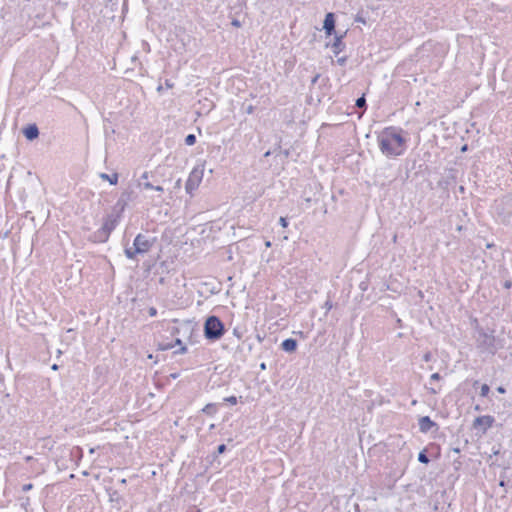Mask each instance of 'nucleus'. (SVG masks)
Returning <instances> with one entry per match:
<instances>
[{
    "label": "nucleus",
    "instance_id": "1",
    "mask_svg": "<svg viewBox=\"0 0 512 512\" xmlns=\"http://www.w3.org/2000/svg\"><path fill=\"white\" fill-rule=\"evenodd\" d=\"M402 130L396 127H386L378 136L380 151L387 157L400 156L406 150V139L401 135Z\"/></svg>",
    "mask_w": 512,
    "mask_h": 512
},
{
    "label": "nucleus",
    "instance_id": "2",
    "mask_svg": "<svg viewBox=\"0 0 512 512\" xmlns=\"http://www.w3.org/2000/svg\"><path fill=\"white\" fill-rule=\"evenodd\" d=\"M225 333L224 323L219 317L209 316L204 323V336L210 341L219 340Z\"/></svg>",
    "mask_w": 512,
    "mask_h": 512
},
{
    "label": "nucleus",
    "instance_id": "3",
    "mask_svg": "<svg viewBox=\"0 0 512 512\" xmlns=\"http://www.w3.org/2000/svg\"><path fill=\"white\" fill-rule=\"evenodd\" d=\"M476 342L477 347L481 350V352L494 355L498 349L495 336L485 332L483 329L478 331Z\"/></svg>",
    "mask_w": 512,
    "mask_h": 512
},
{
    "label": "nucleus",
    "instance_id": "4",
    "mask_svg": "<svg viewBox=\"0 0 512 512\" xmlns=\"http://www.w3.org/2000/svg\"><path fill=\"white\" fill-rule=\"evenodd\" d=\"M203 178V169L198 167L193 168L190 172L189 177L185 184V190L188 194H192L194 190H196L201 183Z\"/></svg>",
    "mask_w": 512,
    "mask_h": 512
},
{
    "label": "nucleus",
    "instance_id": "5",
    "mask_svg": "<svg viewBox=\"0 0 512 512\" xmlns=\"http://www.w3.org/2000/svg\"><path fill=\"white\" fill-rule=\"evenodd\" d=\"M153 243L154 239L151 240L147 236L140 233L135 237L133 241L134 252L145 254L151 249Z\"/></svg>",
    "mask_w": 512,
    "mask_h": 512
},
{
    "label": "nucleus",
    "instance_id": "6",
    "mask_svg": "<svg viewBox=\"0 0 512 512\" xmlns=\"http://www.w3.org/2000/svg\"><path fill=\"white\" fill-rule=\"evenodd\" d=\"M495 208L499 216H502L504 219L509 218L512 214V197L505 196L496 201Z\"/></svg>",
    "mask_w": 512,
    "mask_h": 512
},
{
    "label": "nucleus",
    "instance_id": "7",
    "mask_svg": "<svg viewBox=\"0 0 512 512\" xmlns=\"http://www.w3.org/2000/svg\"><path fill=\"white\" fill-rule=\"evenodd\" d=\"M120 214L119 213H110L106 215L103 219V224L101 228L105 230L108 234H111V232L116 228L120 221Z\"/></svg>",
    "mask_w": 512,
    "mask_h": 512
},
{
    "label": "nucleus",
    "instance_id": "8",
    "mask_svg": "<svg viewBox=\"0 0 512 512\" xmlns=\"http://www.w3.org/2000/svg\"><path fill=\"white\" fill-rule=\"evenodd\" d=\"M495 422V418L491 415H484L476 417L473 421V428L478 429L482 428V432L486 433V431L493 426Z\"/></svg>",
    "mask_w": 512,
    "mask_h": 512
},
{
    "label": "nucleus",
    "instance_id": "9",
    "mask_svg": "<svg viewBox=\"0 0 512 512\" xmlns=\"http://www.w3.org/2000/svg\"><path fill=\"white\" fill-rule=\"evenodd\" d=\"M335 24H336V20H335L334 13L328 12L325 15V19H324V22H323V29H324L325 34L327 36H331L333 34H336Z\"/></svg>",
    "mask_w": 512,
    "mask_h": 512
},
{
    "label": "nucleus",
    "instance_id": "10",
    "mask_svg": "<svg viewBox=\"0 0 512 512\" xmlns=\"http://www.w3.org/2000/svg\"><path fill=\"white\" fill-rule=\"evenodd\" d=\"M418 425H419V430L422 433H428L433 428L438 429V424L435 421H433L429 416L421 417L419 419Z\"/></svg>",
    "mask_w": 512,
    "mask_h": 512
},
{
    "label": "nucleus",
    "instance_id": "11",
    "mask_svg": "<svg viewBox=\"0 0 512 512\" xmlns=\"http://www.w3.org/2000/svg\"><path fill=\"white\" fill-rule=\"evenodd\" d=\"M22 132L25 138L29 141H33L39 137V129L35 123L28 124L23 128Z\"/></svg>",
    "mask_w": 512,
    "mask_h": 512
},
{
    "label": "nucleus",
    "instance_id": "12",
    "mask_svg": "<svg viewBox=\"0 0 512 512\" xmlns=\"http://www.w3.org/2000/svg\"><path fill=\"white\" fill-rule=\"evenodd\" d=\"M129 199H130V194L128 192L122 193V195L120 196V198L118 199L117 203L115 204V206L113 208V212L119 213L121 215V213L124 211V209L127 205V202L129 201Z\"/></svg>",
    "mask_w": 512,
    "mask_h": 512
},
{
    "label": "nucleus",
    "instance_id": "13",
    "mask_svg": "<svg viewBox=\"0 0 512 512\" xmlns=\"http://www.w3.org/2000/svg\"><path fill=\"white\" fill-rule=\"evenodd\" d=\"M110 234H108L101 227L90 235V240L94 243H104L108 241Z\"/></svg>",
    "mask_w": 512,
    "mask_h": 512
},
{
    "label": "nucleus",
    "instance_id": "14",
    "mask_svg": "<svg viewBox=\"0 0 512 512\" xmlns=\"http://www.w3.org/2000/svg\"><path fill=\"white\" fill-rule=\"evenodd\" d=\"M346 32L342 35L334 34V41L332 43V49L334 54L338 55L340 52H342L345 49V44L343 43L342 39L344 38V35Z\"/></svg>",
    "mask_w": 512,
    "mask_h": 512
},
{
    "label": "nucleus",
    "instance_id": "15",
    "mask_svg": "<svg viewBox=\"0 0 512 512\" xmlns=\"http://www.w3.org/2000/svg\"><path fill=\"white\" fill-rule=\"evenodd\" d=\"M297 340L293 338H287L281 343V349L287 353H293L297 349Z\"/></svg>",
    "mask_w": 512,
    "mask_h": 512
},
{
    "label": "nucleus",
    "instance_id": "16",
    "mask_svg": "<svg viewBox=\"0 0 512 512\" xmlns=\"http://www.w3.org/2000/svg\"><path fill=\"white\" fill-rule=\"evenodd\" d=\"M109 501L113 503L114 507L118 510L122 508V503L124 502L123 497L116 490L109 491Z\"/></svg>",
    "mask_w": 512,
    "mask_h": 512
},
{
    "label": "nucleus",
    "instance_id": "17",
    "mask_svg": "<svg viewBox=\"0 0 512 512\" xmlns=\"http://www.w3.org/2000/svg\"><path fill=\"white\" fill-rule=\"evenodd\" d=\"M100 178L106 181H109L111 185H116L118 183V174L114 173L112 175L101 173Z\"/></svg>",
    "mask_w": 512,
    "mask_h": 512
},
{
    "label": "nucleus",
    "instance_id": "18",
    "mask_svg": "<svg viewBox=\"0 0 512 512\" xmlns=\"http://www.w3.org/2000/svg\"><path fill=\"white\" fill-rule=\"evenodd\" d=\"M202 412L206 415L213 416L217 412V405L215 403H208L204 406Z\"/></svg>",
    "mask_w": 512,
    "mask_h": 512
},
{
    "label": "nucleus",
    "instance_id": "19",
    "mask_svg": "<svg viewBox=\"0 0 512 512\" xmlns=\"http://www.w3.org/2000/svg\"><path fill=\"white\" fill-rule=\"evenodd\" d=\"M418 461L422 464H428L430 462V459H429L425 449L422 450L421 452H419Z\"/></svg>",
    "mask_w": 512,
    "mask_h": 512
},
{
    "label": "nucleus",
    "instance_id": "20",
    "mask_svg": "<svg viewBox=\"0 0 512 512\" xmlns=\"http://www.w3.org/2000/svg\"><path fill=\"white\" fill-rule=\"evenodd\" d=\"M175 345H179L180 348L174 351V354H184L187 352V347L183 345L182 341L179 338L175 340Z\"/></svg>",
    "mask_w": 512,
    "mask_h": 512
},
{
    "label": "nucleus",
    "instance_id": "21",
    "mask_svg": "<svg viewBox=\"0 0 512 512\" xmlns=\"http://www.w3.org/2000/svg\"><path fill=\"white\" fill-rule=\"evenodd\" d=\"M139 185H142L145 189H153V190L158 191V192H162L163 191V187L162 186H154L150 182L140 183Z\"/></svg>",
    "mask_w": 512,
    "mask_h": 512
},
{
    "label": "nucleus",
    "instance_id": "22",
    "mask_svg": "<svg viewBox=\"0 0 512 512\" xmlns=\"http://www.w3.org/2000/svg\"><path fill=\"white\" fill-rule=\"evenodd\" d=\"M355 105H356V107H357V108H359V109H366L367 104H366L365 95H362L361 97H359V98L356 100Z\"/></svg>",
    "mask_w": 512,
    "mask_h": 512
},
{
    "label": "nucleus",
    "instance_id": "23",
    "mask_svg": "<svg viewBox=\"0 0 512 512\" xmlns=\"http://www.w3.org/2000/svg\"><path fill=\"white\" fill-rule=\"evenodd\" d=\"M124 252L128 259H135L136 255L139 254L138 252H134V246L125 248Z\"/></svg>",
    "mask_w": 512,
    "mask_h": 512
},
{
    "label": "nucleus",
    "instance_id": "24",
    "mask_svg": "<svg viewBox=\"0 0 512 512\" xmlns=\"http://www.w3.org/2000/svg\"><path fill=\"white\" fill-rule=\"evenodd\" d=\"M196 143V136L194 134H188L185 137V144L188 146H192Z\"/></svg>",
    "mask_w": 512,
    "mask_h": 512
},
{
    "label": "nucleus",
    "instance_id": "25",
    "mask_svg": "<svg viewBox=\"0 0 512 512\" xmlns=\"http://www.w3.org/2000/svg\"><path fill=\"white\" fill-rule=\"evenodd\" d=\"M490 392V387L487 384H483L480 389V395L482 397H487Z\"/></svg>",
    "mask_w": 512,
    "mask_h": 512
},
{
    "label": "nucleus",
    "instance_id": "26",
    "mask_svg": "<svg viewBox=\"0 0 512 512\" xmlns=\"http://www.w3.org/2000/svg\"><path fill=\"white\" fill-rule=\"evenodd\" d=\"M499 485L501 487H505L507 485V480H506V473L505 472H502L500 474V481H499Z\"/></svg>",
    "mask_w": 512,
    "mask_h": 512
},
{
    "label": "nucleus",
    "instance_id": "27",
    "mask_svg": "<svg viewBox=\"0 0 512 512\" xmlns=\"http://www.w3.org/2000/svg\"><path fill=\"white\" fill-rule=\"evenodd\" d=\"M224 401L231 404V405H236L237 404V397L236 396H229V397H226L224 398Z\"/></svg>",
    "mask_w": 512,
    "mask_h": 512
},
{
    "label": "nucleus",
    "instance_id": "28",
    "mask_svg": "<svg viewBox=\"0 0 512 512\" xmlns=\"http://www.w3.org/2000/svg\"><path fill=\"white\" fill-rule=\"evenodd\" d=\"M32 489H33V484L32 483H27V484H24L22 486V491L23 492H28V491H30Z\"/></svg>",
    "mask_w": 512,
    "mask_h": 512
},
{
    "label": "nucleus",
    "instance_id": "29",
    "mask_svg": "<svg viewBox=\"0 0 512 512\" xmlns=\"http://www.w3.org/2000/svg\"><path fill=\"white\" fill-rule=\"evenodd\" d=\"M441 375L439 373H433L431 376H430V381H439L441 380Z\"/></svg>",
    "mask_w": 512,
    "mask_h": 512
},
{
    "label": "nucleus",
    "instance_id": "30",
    "mask_svg": "<svg viewBox=\"0 0 512 512\" xmlns=\"http://www.w3.org/2000/svg\"><path fill=\"white\" fill-rule=\"evenodd\" d=\"M226 449H227V447H226L225 444H220L217 447V453L218 454H223L226 451Z\"/></svg>",
    "mask_w": 512,
    "mask_h": 512
},
{
    "label": "nucleus",
    "instance_id": "31",
    "mask_svg": "<svg viewBox=\"0 0 512 512\" xmlns=\"http://www.w3.org/2000/svg\"><path fill=\"white\" fill-rule=\"evenodd\" d=\"M279 224H280L283 228H286V227L288 226L287 218H285V217H280V219H279Z\"/></svg>",
    "mask_w": 512,
    "mask_h": 512
},
{
    "label": "nucleus",
    "instance_id": "32",
    "mask_svg": "<svg viewBox=\"0 0 512 512\" xmlns=\"http://www.w3.org/2000/svg\"><path fill=\"white\" fill-rule=\"evenodd\" d=\"M148 314L150 317H154L157 315V309L155 307H149Z\"/></svg>",
    "mask_w": 512,
    "mask_h": 512
},
{
    "label": "nucleus",
    "instance_id": "33",
    "mask_svg": "<svg viewBox=\"0 0 512 512\" xmlns=\"http://www.w3.org/2000/svg\"><path fill=\"white\" fill-rule=\"evenodd\" d=\"M355 21H356V22H359V23H363V24H365V23H366L365 18H363L360 14H357V15H356V17H355Z\"/></svg>",
    "mask_w": 512,
    "mask_h": 512
},
{
    "label": "nucleus",
    "instance_id": "34",
    "mask_svg": "<svg viewBox=\"0 0 512 512\" xmlns=\"http://www.w3.org/2000/svg\"><path fill=\"white\" fill-rule=\"evenodd\" d=\"M333 307V304L330 300H327L325 303H324V308H326L327 311L331 310Z\"/></svg>",
    "mask_w": 512,
    "mask_h": 512
},
{
    "label": "nucleus",
    "instance_id": "35",
    "mask_svg": "<svg viewBox=\"0 0 512 512\" xmlns=\"http://www.w3.org/2000/svg\"><path fill=\"white\" fill-rule=\"evenodd\" d=\"M231 24L237 28L241 27V22L238 19H233Z\"/></svg>",
    "mask_w": 512,
    "mask_h": 512
},
{
    "label": "nucleus",
    "instance_id": "36",
    "mask_svg": "<svg viewBox=\"0 0 512 512\" xmlns=\"http://www.w3.org/2000/svg\"><path fill=\"white\" fill-rule=\"evenodd\" d=\"M254 106L253 105H249L246 107V113L247 114H252L254 112Z\"/></svg>",
    "mask_w": 512,
    "mask_h": 512
},
{
    "label": "nucleus",
    "instance_id": "37",
    "mask_svg": "<svg viewBox=\"0 0 512 512\" xmlns=\"http://www.w3.org/2000/svg\"><path fill=\"white\" fill-rule=\"evenodd\" d=\"M347 61V57L338 58L337 62L339 65H344Z\"/></svg>",
    "mask_w": 512,
    "mask_h": 512
},
{
    "label": "nucleus",
    "instance_id": "38",
    "mask_svg": "<svg viewBox=\"0 0 512 512\" xmlns=\"http://www.w3.org/2000/svg\"><path fill=\"white\" fill-rule=\"evenodd\" d=\"M503 286L505 289H510L512 286V281H510V280L505 281Z\"/></svg>",
    "mask_w": 512,
    "mask_h": 512
},
{
    "label": "nucleus",
    "instance_id": "39",
    "mask_svg": "<svg viewBox=\"0 0 512 512\" xmlns=\"http://www.w3.org/2000/svg\"><path fill=\"white\" fill-rule=\"evenodd\" d=\"M319 78H320V74H316V75L312 78V80H311V84H312V85H315V84L317 83V81H318V79H319Z\"/></svg>",
    "mask_w": 512,
    "mask_h": 512
},
{
    "label": "nucleus",
    "instance_id": "40",
    "mask_svg": "<svg viewBox=\"0 0 512 512\" xmlns=\"http://www.w3.org/2000/svg\"><path fill=\"white\" fill-rule=\"evenodd\" d=\"M175 346V344H167V345H163L161 346V349L162 350H167V349H171Z\"/></svg>",
    "mask_w": 512,
    "mask_h": 512
},
{
    "label": "nucleus",
    "instance_id": "41",
    "mask_svg": "<svg viewBox=\"0 0 512 512\" xmlns=\"http://www.w3.org/2000/svg\"><path fill=\"white\" fill-rule=\"evenodd\" d=\"M179 375H180V374H179L178 372L171 373V374L169 375V378L177 379V378L179 377Z\"/></svg>",
    "mask_w": 512,
    "mask_h": 512
},
{
    "label": "nucleus",
    "instance_id": "42",
    "mask_svg": "<svg viewBox=\"0 0 512 512\" xmlns=\"http://www.w3.org/2000/svg\"><path fill=\"white\" fill-rule=\"evenodd\" d=\"M439 391H440V389H435V388H432V387H431V388H429V392H430L431 394H437Z\"/></svg>",
    "mask_w": 512,
    "mask_h": 512
},
{
    "label": "nucleus",
    "instance_id": "43",
    "mask_svg": "<svg viewBox=\"0 0 512 512\" xmlns=\"http://www.w3.org/2000/svg\"><path fill=\"white\" fill-rule=\"evenodd\" d=\"M430 358H431V354H430V353H426V354L424 355V360H425V361H429V360H430Z\"/></svg>",
    "mask_w": 512,
    "mask_h": 512
},
{
    "label": "nucleus",
    "instance_id": "44",
    "mask_svg": "<svg viewBox=\"0 0 512 512\" xmlns=\"http://www.w3.org/2000/svg\"><path fill=\"white\" fill-rule=\"evenodd\" d=\"M497 391H498L499 393H505V391H506V390H505V388H504V387L499 386V387L497 388Z\"/></svg>",
    "mask_w": 512,
    "mask_h": 512
},
{
    "label": "nucleus",
    "instance_id": "45",
    "mask_svg": "<svg viewBox=\"0 0 512 512\" xmlns=\"http://www.w3.org/2000/svg\"><path fill=\"white\" fill-rule=\"evenodd\" d=\"M165 85H166L167 88H172L173 87V84H171L169 82V80H166Z\"/></svg>",
    "mask_w": 512,
    "mask_h": 512
},
{
    "label": "nucleus",
    "instance_id": "46",
    "mask_svg": "<svg viewBox=\"0 0 512 512\" xmlns=\"http://www.w3.org/2000/svg\"><path fill=\"white\" fill-rule=\"evenodd\" d=\"M474 410L480 412V411H482V407L480 405H476L474 407Z\"/></svg>",
    "mask_w": 512,
    "mask_h": 512
},
{
    "label": "nucleus",
    "instance_id": "47",
    "mask_svg": "<svg viewBox=\"0 0 512 512\" xmlns=\"http://www.w3.org/2000/svg\"><path fill=\"white\" fill-rule=\"evenodd\" d=\"M451 451H453L454 453H460V449L459 448H452Z\"/></svg>",
    "mask_w": 512,
    "mask_h": 512
},
{
    "label": "nucleus",
    "instance_id": "48",
    "mask_svg": "<svg viewBox=\"0 0 512 512\" xmlns=\"http://www.w3.org/2000/svg\"><path fill=\"white\" fill-rule=\"evenodd\" d=\"M141 178H142V179H147V178H148V173H147V172H144Z\"/></svg>",
    "mask_w": 512,
    "mask_h": 512
},
{
    "label": "nucleus",
    "instance_id": "49",
    "mask_svg": "<svg viewBox=\"0 0 512 512\" xmlns=\"http://www.w3.org/2000/svg\"><path fill=\"white\" fill-rule=\"evenodd\" d=\"M260 368H261L262 370H265V369H266V364H265V363H261V364H260Z\"/></svg>",
    "mask_w": 512,
    "mask_h": 512
},
{
    "label": "nucleus",
    "instance_id": "50",
    "mask_svg": "<svg viewBox=\"0 0 512 512\" xmlns=\"http://www.w3.org/2000/svg\"><path fill=\"white\" fill-rule=\"evenodd\" d=\"M265 246H266V247H270V246H271V242H270V241H266V242H265Z\"/></svg>",
    "mask_w": 512,
    "mask_h": 512
},
{
    "label": "nucleus",
    "instance_id": "51",
    "mask_svg": "<svg viewBox=\"0 0 512 512\" xmlns=\"http://www.w3.org/2000/svg\"><path fill=\"white\" fill-rule=\"evenodd\" d=\"M178 332H179L178 328H173L172 334H175V333H178Z\"/></svg>",
    "mask_w": 512,
    "mask_h": 512
},
{
    "label": "nucleus",
    "instance_id": "52",
    "mask_svg": "<svg viewBox=\"0 0 512 512\" xmlns=\"http://www.w3.org/2000/svg\"><path fill=\"white\" fill-rule=\"evenodd\" d=\"M52 369H53V370H57V369H58V365H57V364H53V365H52Z\"/></svg>",
    "mask_w": 512,
    "mask_h": 512
},
{
    "label": "nucleus",
    "instance_id": "53",
    "mask_svg": "<svg viewBox=\"0 0 512 512\" xmlns=\"http://www.w3.org/2000/svg\"><path fill=\"white\" fill-rule=\"evenodd\" d=\"M479 384V381H474L473 386L476 387Z\"/></svg>",
    "mask_w": 512,
    "mask_h": 512
},
{
    "label": "nucleus",
    "instance_id": "54",
    "mask_svg": "<svg viewBox=\"0 0 512 512\" xmlns=\"http://www.w3.org/2000/svg\"><path fill=\"white\" fill-rule=\"evenodd\" d=\"M235 335H237V338H240V335H238L237 329H234Z\"/></svg>",
    "mask_w": 512,
    "mask_h": 512
},
{
    "label": "nucleus",
    "instance_id": "55",
    "mask_svg": "<svg viewBox=\"0 0 512 512\" xmlns=\"http://www.w3.org/2000/svg\"><path fill=\"white\" fill-rule=\"evenodd\" d=\"M235 335H237V338H240V335H238L237 329H234Z\"/></svg>",
    "mask_w": 512,
    "mask_h": 512
},
{
    "label": "nucleus",
    "instance_id": "56",
    "mask_svg": "<svg viewBox=\"0 0 512 512\" xmlns=\"http://www.w3.org/2000/svg\"><path fill=\"white\" fill-rule=\"evenodd\" d=\"M235 335H237V338H240V335H238L237 329H234Z\"/></svg>",
    "mask_w": 512,
    "mask_h": 512
},
{
    "label": "nucleus",
    "instance_id": "57",
    "mask_svg": "<svg viewBox=\"0 0 512 512\" xmlns=\"http://www.w3.org/2000/svg\"><path fill=\"white\" fill-rule=\"evenodd\" d=\"M162 90V86H158V91H161Z\"/></svg>",
    "mask_w": 512,
    "mask_h": 512
}]
</instances>
